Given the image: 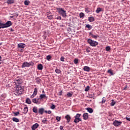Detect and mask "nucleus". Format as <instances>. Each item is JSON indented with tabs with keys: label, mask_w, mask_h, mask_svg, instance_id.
I'll return each mask as SVG.
<instances>
[{
	"label": "nucleus",
	"mask_w": 130,
	"mask_h": 130,
	"mask_svg": "<svg viewBox=\"0 0 130 130\" xmlns=\"http://www.w3.org/2000/svg\"><path fill=\"white\" fill-rule=\"evenodd\" d=\"M92 37V38L96 39V38H98V37H99V36H98V35L95 36V35H93Z\"/></svg>",
	"instance_id": "44"
},
{
	"label": "nucleus",
	"mask_w": 130,
	"mask_h": 130,
	"mask_svg": "<svg viewBox=\"0 0 130 130\" xmlns=\"http://www.w3.org/2000/svg\"><path fill=\"white\" fill-rule=\"evenodd\" d=\"M55 108V105L52 104L51 107V109H54Z\"/></svg>",
	"instance_id": "46"
},
{
	"label": "nucleus",
	"mask_w": 130,
	"mask_h": 130,
	"mask_svg": "<svg viewBox=\"0 0 130 130\" xmlns=\"http://www.w3.org/2000/svg\"><path fill=\"white\" fill-rule=\"evenodd\" d=\"M38 112L39 114L42 115V114H43V113H44V109L43 108L39 109Z\"/></svg>",
	"instance_id": "11"
},
{
	"label": "nucleus",
	"mask_w": 130,
	"mask_h": 130,
	"mask_svg": "<svg viewBox=\"0 0 130 130\" xmlns=\"http://www.w3.org/2000/svg\"><path fill=\"white\" fill-rule=\"evenodd\" d=\"M12 120H13V121H14L15 122H19V121H20V120H19V119H18L16 117L12 118Z\"/></svg>",
	"instance_id": "22"
},
{
	"label": "nucleus",
	"mask_w": 130,
	"mask_h": 130,
	"mask_svg": "<svg viewBox=\"0 0 130 130\" xmlns=\"http://www.w3.org/2000/svg\"><path fill=\"white\" fill-rule=\"evenodd\" d=\"M93 35H93V34L92 32H89V36H91V37H92Z\"/></svg>",
	"instance_id": "54"
},
{
	"label": "nucleus",
	"mask_w": 130,
	"mask_h": 130,
	"mask_svg": "<svg viewBox=\"0 0 130 130\" xmlns=\"http://www.w3.org/2000/svg\"><path fill=\"white\" fill-rule=\"evenodd\" d=\"M17 90L16 91V93H17L18 95L22 94V92L23 91V89L22 87H17Z\"/></svg>",
	"instance_id": "7"
},
{
	"label": "nucleus",
	"mask_w": 130,
	"mask_h": 130,
	"mask_svg": "<svg viewBox=\"0 0 130 130\" xmlns=\"http://www.w3.org/2000/svg\"><path fill=\"white\" fill-rule=\"evenodd\" d=\"M15 84L16 87H17V86H19V84H21V82H20V80H16L14 82Z\"/></svg>",
	"instance_id": "21"
},
{
	"label": "nucleus",
	"mask_w": 130,
	"mask_h": 130,
	"mask_svg": "<svg viewBox=\"0 0 130 130\" xmlns=\"http://www.w3.org/2000/svg\"><path fill=\"white\" fill-rule=\"evenodd\" d=\"M86 52H90V50H89L88 48L86 49Z\"/></svg>",
	"instance_id": "57"
},
{
	"label": "nucleus",
	"mask_w": 130,
	"mask_h": 130,
	"mask_svg": "<svg viewBox=\"0 0 130 130\" xmlns=\"http://www.w3.org/2000/svg\"><path fill=\"white\" fill-rule=\"evenodd\" d=\"M86 110H87L88 112H89V113H92L93 112V109L91 108H86Z\"/></svg>",
	"instance_id": "20"
},
{
	"label": "nucleus",
	"mask_w": 130,
	"mask_h": 130,
	"mask_svg": "<svg viewBox=\"0 0 130 130\" xmlns=\"http://www.w3.org/2000/svg\"><path fill=\"white\" fill-rule=\"evenodd\" d=\"M88 21L89 22H94V21H95V18H94V17H89Z\"/></svg>",
	"instance_id": "23"
},
{
	"label": "nucleus",
	"mask_w": 130,
	"mask_h": 130,
	"mask_svg": "<svg viewBox=\"0 0 130 130\" xmlns=\"http://www.w3.org/2000/svg\"><path fill=\"white\" fill-rule=\"evenodd\" d=\"M55 72L56 73V74H60L61 73V71H60L59 69H56Z\"/></svg>",
	"instance_id": "33"
},
{
	"label": "nucleus",
	"mask_w": 130,
	"mask_h": 130,
	"mask_svg": "<svg viewBox=\"0 0 130 130\" xmlns=\"http://www.w3.org/2000/svg\"><path fill=\"white\" fill-rule=\"evenodd\" d=\"M28 112V107H25L23 109V113L26 114Z\"/></svg>",
	"instance_id": "19"
},
{
	"label": "nucleus",
	"mask_w": 130,
	"mask_h": 130,
	"mask_svg": "<svg viewBox=\"0 0 130 130\" xmlns=\"http://www.w3.org/2000/svg\"><path fill=\"white\" fill-rule=\"evenodd\" d=\"M83 119H84V120H87V119H88V118H89V116L88 115V113H84L83 115Z\"/></svg>",
	"instance_id": "10"
},
{
	"label": "nucleus",
	"mask_w": 130,
	"mask_h": 130,
	"mask_svg": "<svg viewBox=\"0 0 130 130\" xmlns=\"http://www.w3.org/2000/svg\"><path fill=\"white\" fill-rule=\"evenodd\" d=\"M87 43L89 44V45H90V46H92L93 47H95L98 45V42L93 41L90 39H88L87 40Z\"/></svg>",
	"instance_id": "3"
},
{
	"label": "nucleus",
	"mask_w": 130,
	"mask_h": 130,
	"mask_svg": "<svg viewBox=\"0 0 130 130\" xmlns=\"http://www.w3.org/2000/svg\"><path fill=\"white\" fill-rule=\"evenodd\" d=\"M56 10L59 14L63 17V18H67V11L64 10L62 8H57Z\"/></svg>",
	"instance_id": "1"
},
{
	"label": "nucleus",
	"mask_w": 130,
	"mask_h": 130,
	"mask_svg": "<svg viewBox=\"0 0 130 130\" xmlns=\"http://www.w3.org/2000/svg\"><path fill=\"white\" fill-rule=\"evenodd\" d=\"M81 114H77L76 116H75V118H80L81 117Z\"/></svg>",
	"instance_id": "34"
},
{
	"label": "nucleus",
	"mask_w": 130,
	"mask_h": 130,
	"mask_svg": "<svg viewBox=\"0 0 130 130\" xmlns=\"http://www.w3.org/2000/svg\"><path fill=\"white\" fill-rule=\"evenodd\" d=\"M39 126V125L38 124V123H36L31 126V129L35 130L36 129V128H38Z\"/></svg>",
	"instance_id": "9"
},
{
	"label": "nucleus",
	"mask_w": 130,
	"mask_h": 130,
	"mask_svg": "<svg viewBox=\"0 0 130 130\" xmlns=\"http://www.w3.org/2000/svg\"><path fill=\"white\" fill-rule=\"evenodd\" d=\"M42 121L43 123H46V121H47V120H46V119L43 120Z\"/></svg>",
	"instance_id": "52"
},
{
	"label": "nucleus",
	"mask_w": 130,
	"mask_h": 130,
	"mask_svg": "<svg viewBox=\"0 0 130 130\" xmlns=\"http://www.w3.org/2000/svg\"><path fill=\"white\" fill-rule=\"evenodd\" d=\"M15 3V0H7V4L8 5H12V4H14Z\"/></svg>",
	"instance_id": "15"
},
{
	"label": "nucleus",
	"mask_w": 130,
	"mask_h": 130,
	"mask_svg": "<svg viewBox=\"0 0 130 130\" xmlns=\"http://www.w3.org/2000/svg\"><path fill=\"white\" fill-rule=\"evenodd\" d=\"M90 67L88 66H84L83 68V71L85 72H90Z\"/></svg>",
	"instance_id": "12"
},
{
	"label": "nucleus",
	"mask_w": 130,
	"mask_h": 130,
	"mask_svg": "<svg viewBox=\"0 0 130 130\" xmlns=\"http://www.w3.org/2000/svg\"><path fill=\"white\" fill-rule=\"evenodd\" d=\"M47 113H48V114H51V111H50V110L48 111Z\"/></svg>",
	"instance_id": "56"
},
{
	"label": "nucleus",
	"mask_w": 130,
	"mask_h": 130,
	"mask_svg": "<svg viewBox=\"0 0 130 130\" xmlns=\"http://www.w3.org/2000/svg\"><path fill=\"white\" fill-rule=\"evenodd\" d=\"M121 123H122V122H121V121H119L118 120H115L113 122V125H114V126H118L119 125H121Z\"/></svg>",
	"instance_id": "4"
},
{
	"label": "nucleus",
	"mask_w": 130,
	"mask_h": 130,
	"mask_svg": "<svg viewBox=\"0 0 130 130\" xmlns=\"http://www.w3.org/2000/svg\"><path fill=\"white\" fill-rule=\"evenodd\" d=\"M106 51H110V47L109 46H107L106 47Z\"/></svg>",
	"instance_id": "43"
},
{
	"label": "nucleus",
	"mask_w": 130,
	"mask_h": 130,
	"mask_svg": "<svg viewBox=\"0 0 130 130\" xmlns=\"http://www.w3.org/2000/svg\"><path fill=\"white\" fill-rule=\"evenodd\" d=\"M5 25V28H9V27H11L13 24L12 23V21H8L6 23H4Z\"/></svg>",
	"instance_id": "5"
},
{
	"label": "nucleus",
	"mask_w": 130,
	"mask_h": 130,
	"mask_svg": "<svg viewBox=\"0 0 130 130\" xmlns=\"http://www.w3.org/2000/svg\"><path fill=\"white\" fill-rule=\"evenodd\" d=\"M39 101V99H34L32 100V102L33 103H35L36 104H37Z\"/></svg>",
	"instance_id": "17"
},
{
	"label": "nucleus",
	"mask_w": 130,
	"mask_h": 130,
	"mask_svg": "<svg viewBox=\"0 0 130 130\" xmlns=\"http://www.w3.org/2000/svg\"><path fill=\"white\" fill-rule=\"evenodd\" d=\"M29 4H30V1H24V5L25 6H29Z\"/></svg>",
	"instance_id": "30"
},
{
	"label": "nucleus",
	"mask_w": 130,
	"mask_h": 130,
	"mask_svg": "<svg viewBox=\"0 0 130 130\" xmlns=\"http://www.w3.org/2000/svg\"><path fill=\"white\" fill-rule=\"evenodd\" d=\"M89 101L91 102L92 101V100H90Z\"/></svg>",
	"instance_id": "61"
},
{
	"label": "nucleus",
	"mask_w": 130,
	"mask_h": 130,
	"mask_svg": "<svg viewBox=\"0 0 130 130\" xmlns=\"http://www.w3.org/2000/svg\"><path fill=\"white\" fill-rule=\"evenodd\" d=\"M26 45L23 43H19L17 45L18 48H25Z\"/></svg>",
	"instance_id": "8"
},
{
	"label": "nucleus",
	"mask_w": 130,
	"mask_h": 130,
	"mask_svg": "<svg viewBox=\"0 0 130 130\" xmlns=\"http://www.w3.org/2000/svg\"><path fill=\"white\" fill-rule=\"evenodd\" d=\"M42 93H44V90H43V91H42Z\"/></svg>",
	"instance_id": "60"
},
{
	"label": "nucleus",
	"mask_w": 130,
	"mask_h": 130,
	"mask_svg": "<svg viewBox=\"0 0 130 130\" xmlns=\"http://www.w3.org/2000/svg\"><path fill=\"white\" fill-rule=\"evenodd\" d=\"M36 96L35 94H34V93L30 96V98L32 99L34 98Z\"/></svg>",
	"instance_id": "50"
},
{
	"label": "nucleus",
	"mask_w": 130,
	"mask_h": 130,
	"mask_svg": "<svg viewBox=\"0 0 130 130\" xmlns=\"http://www.w3.org/2000/svg\"><path fill=\"white\" fill-rule=\"evenodd\" d=\"M127 89V85H125V87L123 88V90H126Z\"/></svg>",
	"instance_id": "55"
},
{
	"label": "nucleus",
	"mask_w": 130,
	"mask_h": 130,
	"mask_svg": "<svg viewBox=\"0 0 130 130\" xmlns=\"http://www.w3.org/2000/svg\"><path fill=\"white\" fill-rule=\"evenodd\" d=\"M89 90H90V87L89 86H87L85 89V91H86V92L89 91Z\"/></svg>",
	"instance_id": "41"
},
{
	"label": "nucleus",
	"mask_w": 130,
	"mask_h": 130,
	"mask_svg": "<svg viewBox=\"0 0 130 130\" xmlns=\"http://www.w3.org/2000/svg\"><path fill=\"white\" fill-rule=\"evenodd\" d=\"M37 69L39 71H42V70H43V66H42V64H39L38 65Z\"/></svg>",
	"instance_id": "14"
},
{
	"label": "nucleus",
	"mask_w": 130,
	"mask_h": 130,
	"mask_svg": "<svg viewBox=\"0 0 130 130\" xmlns=\"http://www.w3.org/2000/svg\"><path fill=\"white\" fill-rule=\"evenodd\" d=\"M37 92H38V90L36 88H35L33 94L36 96V95H37Z\"/></svg>",
	"instance_id": "31"
},
{
	"label": "nucleus",
	"mask_w": 130,
	"mask_h": 130,
	"mask_svg": "<svg viewBox=\"0 0 130 130\" xmlns=\"http://www.w3.org/2000/svg\"><path fill=\"white\" fill-rule=\"evenodd\" d=\"M74 62L75 64H77L78 62H79V60H78V59L76 58L74 60Z\"/></svg>",
	"instance_id": "37"
},
{
	"label": "nucleus",
	"mask_w": 130,
	"mask_h": 130,
	"mask_svg": "<svg viewBox=\"0 0 130 130\" xmlns=\"http://www.w3.org/2000/svg\"><path fill=\"white\" fill-rule=\"evenodd\" d=\"M31 66H34V63H33V62H24L21 66V68H22V69L29 68V67H31Z\"/></svg>",
	"instance_id": "2"
},
{
	"label": "nucleus",
	"mask_w": 130,
	"mask_h": 130,
	"mask_svg": "<svg viewBox=\"0 0 130 130\" xmlns=\"http://www.w3.org/2000/svg\"><path fill=\"white\" fill-rule=\"evenodd\" d=\"M4 28H6V26L5 25V23L3 22H0V29H4Z\"/></svg>",
	"instance_id": "18"
},
{
	"label": "nucleus",
	"mask_w": 130,
	"mask_h": 130,
	"mask_svg": "<svg viewBox=\"0 0 130 130\" xmlns=\"http://www.w3.org/2000/svg\"><path fill=\"white\" fill-rule=\"evenodd\" d=\"M26 103H27V104H31V100L29 98H27L26 101H25Z\"/></svg>",
	"instance_id": "26"
},
{
	"label": "nucleus",
	"mask_w": 130,
	"mask_h": 130,
	"mask_svg": "<svg viewBox=\"0 0 130 130\" xmlns=\"http://www.w3.org/2000/svg\"><path fill=\"white\" fill-rule=\"evenodd\" d=\"M18 16H19V15L17 14V17H18Z\"/></svg>",
	"instance_id": "63"
},
{
	"label": "nucleus",
	"mask_w": 130,
	"mask_h": 130,
	"mask_svg": "<svg viewBox=\"0 0 130 130\" xmlns=\"http://www.w3.org/2000/svg\"><path fill=\"white\" fill-rule=\"evenodd\" d=\"M107 73H108V74H110L111 76H113V72L112 71V70H108Z\"/></svg>",
	"instance_id": "25"
},
{
	"label": "nucleus",
	"mask_w": 130,
	"mask_h": 130,
	"mask_svg": "<svg viewBox=\"0 0 130 130\" xmlns=\"http://www.w3.org/2000/svg\"><path fill=\"white\" fill-rule=\"evenodd\" d=\"M115 102H114V100H112V102L111 103V106H114L115 105Z\"/></svg>",
	"instance_id": "35"
},
{
	"label": "nucleus",
	"mask_w": 130,
	"mask_h": 130,
	"mask_svg": "<svg viewBox=\"0 0 130 130\" xmlns=\"http://www.w3.org/2000/svg\"><path fill=\"white\" fill-rule=\"evenodd\" d=\"M11 18H14V16H11Z\"/></svg>",
	"instance_id": "62"
},
{
	"label": "nucleus",
	"mask_w": 130,
	"mask_h": 130,
	"mask_svg": "<svg viewBox=\"0 0 130 130\" xmlns=\"http://www.w3.org/2000/svg\"><path fill=\"white\" fill-rule=\"evenodd\" d=\"M13 113L14 114V116H18V115H19V114H20V112H14Z\"/></svg>",
	"instance_id": "40"
},
{
	"label": "nucleus",
	"mask_w": 130,
	"mask_h": 130,
	"mask_svg": "<svg viewBox=\"0 0 130 130\" xmlns=\"http://www.w3.org/2000/svg\"><path fill=\"white\" fill-rule=\"evenodd\" d=\"M80 121H82V119H81V118H75L74 120V122H75V123H78V122H80Z\"/></svg>",
	"instance_id": "13"
},
{
	"label": "nucleus",
	"mask_w": 130,
	"mask_h": 130,
	"mask_svg": "<svg viewBox=\"0 0 130 130\" xmlns=\"http://www.w3.org/2000/svg\"><path fill=\"white\" fill-rule=\"evenodd\" d=\"M59 128H60V130H62V129H63V126H60Z\"/></svg>",
	"instance_id": "53"
},
{
	"label": "nucleus",
	"mask_w": 130,
	"mask_h": 130,
	"mask_svg": "<svg viewBox=\"0 0 130 130\" xmlns=\"http://www.w3.org/2000/svg\"><path fill=\"white\" fill-rule=\"evenodd\" d=\"M43 98H46V94H41L40 95V100H41L43 99Z\"/></svg>",
	"instance_id": "24"
},
{
	"label": "nucleus",
	"mask_w": 130,
	"mask_h": 130,
	"mask_svg": "<svg viewBox=\"0 0 130 130\" xmlns=\"http://www.w3.org/2000/svg\"><path fill=\"white\" fill-rule=\"evenodd\" d=\"M2 62H0V64H1Z\"/></svg>",
	"instance_id": "64"
},
{
	"label": "nucleus",
	"mask_w": 130,
	"mask_h": 130,
	"mask_svg": "<svg viewBox=\"0 0 130 130\" xmlns=\"http://www.w3.org/2000/svg\"><path fill=\"white\" fill-rule=\"evenodd\" d=\"M2 56H0V61H2Z\"/></svg>",
	"instance_id": "58"
},
{
	"label": "nucleus",
	"mask_w": 130,
	"mask_h": 130,
	"mask_svg": "<svg viewBox=\"0 0 130 130\" xmlns=\"http://www.w3.org/2000/svg\"><path fill=\"white\" fill-rule=\"evenodd\" d=\"M79 16H80V18H84L85 14L83 12H81L79 14Z\"/></svg>",
	"instance_id": "36"
},
{
	"label": "nucleus",
	"mask_w": 130,
	"mask_h": 130,
	"mask_svg": "<svg viewBox=\"0 0 130 130\" xmlns=\"http://www.w3.org/2000/svg\"><path fill=\"white\" fill-rule=\"evenodd\" d=\"M56 120H57V121H60V119H61V117L57 116L56 117Z\"/></svg>",
	"instance_id": "39"
},
{
	"label": "nucleus",
	"mask_w": 130,
	"mask_h": 130,
	"mask_svg": "<svg viewBox=\"0 0 130 130\" xmlns=\"http://www.w3.org/2000/svg\"><path fill=\"white\" fill-rule=\"evenodd\" d=\"M58 95L59 96H61L62 95V90H61L60 92H58Z\"/></svg>",
	"instance_id": "47"
},
{
	"label": "nucleus",
	"mask_w": 130,
	"mask_h": 130,
	"mask_svg": "<svg viewBox=\"0 0 130 130\" xmlns=\"http://www.w3.org/2000/svg\"><path fill=\"white\" fill-rule=\"evenodd\" d=\"M85 27L88 28V30H91V29H92V26L90 25V24H86Z\"/></svg>",
	"instance_id": "29"
},
{
	"label": "nucleus",
	"mask_w": 130,
	"mask_h": 130,
	"mask_svg": "<svg viewBox=\"0 0 130 130\" xmlns=\"http://www.w3.org/2000/svg\"><path fill=\"white\" fill-rule=\"evenodd\" d=\"M102 10H101V8H98L96 10L95 12L97 14H99L100 12H101Z\"/></svg>",
	"instance_id": "28"
},
{
	"label": "nucleus",
	"mask_w": 130,
	"mask_h": 130,
	"mask_svg": "<svg viewBox=\"0 0 130 130\" xmlns=\"http://www.w3.org/2000/svg\"><path fill=\"white\" fill-rule=\"evenodd\" d=\"M85 11L86 12V13H90L91 11H90V9L89 8H86L85 9Z\"/></svg>",
	"instance_id": "32"
},
{
	"label": "nucleus",
	"mask_w": 130,
	"mask_h": 130,
	"mask_svg": "<svg viewBox=\"0 0 130 130\" xmlns=\"http://www.w3.org/2000/svg\"><path fill=\"white\" fill-rule=\"evenodd\" d=\"M60 59L61 61H64V57L61 56Z\"/></svg>",
	"instance_id": "45"
},
{
	"label": "nucleus",
	"mask_w": 130,
	"mask_h": 130,
	"mask_svg": "<svg viewBox=\"0 0 130 130\" xmlns=\"http://www.w3.org/2000/svg\"><path fill=\"white\" fill-rule=\"evenodd\" d=\"M44 112H45V113H47L48 111H44Z\"/></svg>",
	"instance_id": "59"
},
{
	"label": "nucleus",
	"mask_w": 130,
	"mask_h": 130,
	"mask_svg": "<svg viewBox=\"0 0 130 130\" xmlns=\"http://www.w3.org/2000/svg\"><path fill=\"white\" fill-rule=\"evenodd\" d=\"M46 57L47 60H50V59H51V56L50 55H48Z\"/></svg>",
	"instance_id": "42"
},
{
	"label": "nucleus",
	"mask_w": 130,
	"mask_h": 130,
	"mask_svg": "<svg viewBox=\"0 0 130 130\" xmlns=\"http://www.w3.org/2000/svg\"><path fill=\"white\" fill-rule=\"evenodd\" d=\"M32 111L34 113H38V109L37 107H34L32 109Z\"/></svg>",
	"instance_id": "16"
},
{
	"label": "nucleus",
	"mask_w": 130,
	"mask_h": 130,
	"mask_svg": "<svg viewBox=\"0 0 130 130\" xmlns=\"http://www.w3.org/2000/svg\"><path fill=\"white\" fill-rule=\"evenodd\" d=\"M64 118L66 120H67V123H69L70 121H71V119H72V117L70 115H67Z\"/></svg>",
	"instance_id": "6"
},
{
	"label": "nucleus",
	"mask_w": 130,
	"mask_h": 130,
	"mask_svg": "<svg viewBox=\"0 0 130 130\" xmlns=\"http://www.w3.org/2000/svg\"><path fill=\"white\" fill-rule=\"evenodd\" d=\"M73 92H68L67 94V97H69L70 98L73 96Z\"/></svg>",
	"instance_id": "27"
},
{
	"label": "nucleus",
	"mask_w": 130,
	"mask_h": 130,
	"mask_svg": "<svg viewBox=\"0 0 130 130\" xmlns=\"http://www.w3.org/2000/svg\"><path fill=\"white\" fill-rule=\"evenodd\" d=\"M37 83L38 84H40V79H37Z\"/></svg>",
	"instance_id": "51"
},
{
	"label": "nucleus",
	"mask_w": 130,
	"mask_h": 130,
	"mask_svg": "<svg viewBox=\"0 0 130 130\" xmlns=\"http://www.w3.org/2000/svg\"><path fill=\"white\" fill-rule=\"evenodd\" d=\"M105 102H106V100H105V99H104V98H103L102 99V102H101V103L102 104H103L105 103Z\"/></svg>",
	"instance_id": "38"
},
{
	"label": "nucleus",
	"mask_w": 130,
	"mask_h": 130,
	"mask_svg": "<svg viewBox=\"0 0 130 130\" xmlns=\"http://www.w3.org/2000/svg\"><path fill=\"white\" fill-rule=\"evenodd\" d=\"M57 20H61V17H60V16H58L56 17Z\"/></svg>",
	"instance_id": "48"
},
{
	"label": "nucleus",
	"mask_w": 130,
	"mask_h": 130,
	"mask_svg": "<svg viewBox=\"0 0 130 130\" xmlns=\"http://www.w3.org/2000/svg\"><path fill=\"white\" fill-rule=\"evenodd\" d=\"M125 119H126V120H128V121H130V117H127V116H126V117H125Z\"/></svg>",
	"instance_id": "49"
}]
</instances>
